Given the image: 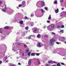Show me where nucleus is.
<instances>
[{
  "label": "nucleus",
  "instance_id": "f257e3e1",
  "mask_svg": "<svg viewBox=\"0 0 66 66\" xmlns=\"http://www.w3.org/2000/svg\"><path fill=\"white\" fill-rule=\"evenodd\" d=\"M55 41V40L53 39H51L50 42V45H54V42Z\"/></svg>",
  "mask_w": 66,
  "mask_h": 66
},
{
  "label": "nucleus",
  "instance_id": "f03ea898",
  "mask_svg": "<svg viewBox=\"0 0 66 66\" xmlns=\"http://www.w3.org/2000/svg\"><path fill=\"white\" fill-rule=\"evenodd\" d=\"M34 29V30L33 31L34 33H37L36 32H38L39 31V29H37L36 28H33Z\"/></svg>",
  "mask_w": 66,
  "mask_h": 66
},
{
  "label": "nucleus",
  "instance_id": "7ed1b4c3",
  "mask_svg": "<svg viewBox=\"0 0 66 66\" xmlns=\"http://www.w3.org/2000/svg\"><path fill=\"white\" fill-rule=\"evenodd\" d=\"M43 46V44L41 43H39L37 45V47H39V48L42 47Z\"/></svg>",
  "mask_w": 66,
  "mask_h": 66
},
{
  "label": "nucleus",
  "instance_id": "20e7f679",
  "mask_svg": "<svg viewBox=\"0 0 66 66\" xmlns=\"http://www.w3.org/2000/svg\"><path fill=\"white\" fill-rule=\"evenodd\" d=\"M32 59H30L28 61V64L29 65H30L31 64V62H32Z\"/></svg>",
  "mask_w": 66,
  "mask_h": 66
},
{
  "label": "nucleus",
  "instance_id": "39448f33",
  "mask_svg": "<svg viewBox=\"0 0 66 66\" xmlns=\"http://www.w3.org/2000/svg\"><path fill=\"white\" fill-rule=\"evenodd\" d=\"M55 12L56 13H58V12H59V8H57V10H55Z\"/></svg>",
  "mask_w": 66,
  "mask_h": 66
},
{
  "label": "nucleus",
  "instance_id": "423d86ee",
  "mask_svg": "<svg viewBox=\"0 0 66 66\" xmlns=\"http://www.w3.org/2000/svg\"><path fill=\"white\" fill-rule=\"evenodd\" d=\"M9 66H15V65L12 63H9Z\"/></svg>",
  "mask_w": 66,
  "mask_h": 66
},
{
  "label": "nucleus",
  "instance_id": "0eeeda50",
  "mask_svg": "<svg viewBox=\"0 0 66 66\" xmlns=\"http://www.w3.org/2000/svg\"><path fill=\"white\" fill-rule=\"evenodd\" d=\"M37 37L38 38H40L41 37V36H40V34H38L37 35Z\"/></svg>",
  "mask_w": 66,
  "mask_h": 66
},
{
  "label": "nucleus",
  "instance_id": "6e6552de",
  "mask_svg": "<svg viewBox=\"0 0 66 66\" xmlns=\"http://www.w3.org/2000/svg\"><path fill=\"white\" fill-rule=\"evenodd\" d=\"M41 5H43V6H44V5H45V3L43 1H42L41 2Z\"/></svg>",
  "mask_w": 66,
  "mask_h": 66
},
{
  "label": "nucleus",
  "instance_id": "1a4fd4ad",
  "mask_svg": "<svg viewBox=\"0 0 66 66\" xmlns=\"http://www.w3.org/2000/svg\"><path fill=\"white\" fill-rule=\"evenodd\" d=\"M23 21H22V20H21L20 22H19V23H20L21 24H23Z\"/></svg>",
  "mask_w": 66,
  "mask_h": 66
},
{
  "label": "nucleus",
  "instance_id": "9d476101",
  "mask_svg": "<svg viewBox=\"0 0 66 66\" xmlns=\"http://www.w3.org/2000/svg\"><path fill=\"white\" fill-rule=\"evenodd\" d=\"M5 29H10V28L8 27H4Z\"/></svg>",
  "mask_w": 66,
  "mask_h": 66
},
{
  "label": "nucleus",
  "instance_id": "9b49d317",
  "mask_svg": "<svg viewBox=\"0 0 66 66\" xmlns=\"http://www.w3.org/2000/svg\"><path fill=\"white\" fill-rule=\"evenodd\" d=\"M48 63H50V64H53V63H52V61H48Z\"/></svg>",
  "mask_w": 66,
  "mask_h": 66
},
{
  "label": "nucleus",
  "instance_id": "f8f14e48",
  "mask_svg": "<svg viewBox=\"0 0 66 66\" xmlns=\"http://www.w3.org/2000/svg\"><path fill=\"white\" fill-rule=\"evenodd\" d=\"M29 51V49L28 48H27L26 50V53H28Z\"/></svg>",
  "mask_w": 66,
  "mask_h": 66
},
{
  "label": "nucleus",
  "instance_id": "ddd939ff",
  "mask_svg": "<svg viewBox=\"0 0 66 66\" xmlns=\"http://www.w3.org/2000/svg\"><path fill=\"white\" fill-rule=\"evenodd\" d=\"M22 4L23 5H24L25 4H26V2L24 1H23L22 2Z\"/></svg>",
  "mask_w": 66,
  "mask_h": 66
},
{
  "label": "nucleus",
  "instance_id": "4468645a",
  "mask_svg": "<svg viewBox=\"0 0 66 66\" xmlns=\"http://www.w3.org/2000/svg\"><path fill=\"white\" fill-rule=\"evenodd\" d=\"M27 55H28V56H30V55H31V52H29L28 53Z\"/></svg>",
  "mask_w": 66,
  "mask_h": 66
},
{
  "label": "nucleus",
  "instance_id": "2eb2a0df",
  "mask_svg": "<svg viewBox=\"0 0 66 66\" xmlns=\"http://www.w3.org/2000/svg\"><path fill=\"white\" fill-rule=\"evenodd\" d=\"M32 36V35L30 36L29 37H28V38L29 39H31V37Z\"/></svg>",
  "mask_w": 66,
  "mask_h": 66
},
{
  "label": "nucleus",
  "instance_id": "dca6fc26",
  "mask_svg": "<svg viewBox=\"0 0 66 66\" xmlns=\"http://www.w3.org/2000/svg\"><path fill=\"white\" fill-rule=\"evenodd\" d=\"M57 28H58V29H60V28H61V26L60 25H58L57 26Z\"/></svg>",
  "mask_w": 66,
  "mask_h": 66
},
{
  "label": "nucleus",
  "instance_id": "f3484780",
  "mask_svg": "<svg viewBox=\"0 0 66 66\" xmlns=\"http://www.w3.org/2000/svg\"><path fill=\"white\" fill-rule=\"evenodd\" d=\"M2 28H0V33L2 34Z\"/></svg>",
  "mask_w": 66,
  "mask_h": 66
},
{
  "label": "nucleus",
  "instance_id": "a211bd4d",
  "mask_svg": "<svg viewBox=\"0 0 66 66\" xmlns=\"http://www.w3.org/2000/svg\"><path fill=\"white\" fill-rule=\"evenodd\" d=\"M51 27L52 28H54V27H55V25H54V24H52L51 25Z\"/></svg>",
  "mask_w": 66,
  "mask_h": 66
},
{
  "label": "nucleus",
  "instance_id": "6ab92c4d",
  "mask_svg": "<svg viewBox=\"0 0 66 66\" xmlns=\"http://www.w3.org/2000/svg\"><path fill=\"white\" fill-rule=\"evenodd\" d=\"M51 18V15H50L49 17L48 18V20H50V19Z\"/></svg>",
  "mask_w": 66,
  "mask_h": 66
},
{
  "label": "nucleus",
  "instance_id": "aec40b11",
  "mask_svg": "<svg viewBox=\"0 0 66 66\" xmlns=\"http://www.w3.org/2000/svg\"><path fill=\"white\" fill-rule=\"evenodd\" d=\"M60 32H61V33H64V30H61L60 31Z\"/></svg>",
  "mask_w": 66,
  "mask_h": 66
},
{
  "label": "nucleus",
  "instance_id": "412c9836",
  "mask_svg": "<svg viewBox=\"0 0 66 66\" xmlns=\"http://www.w3.org/2000/svg\"><path fill=\"white\" fill-rule=\"evenodd\" d=\"M31 56H35V53H32L31 54Z\"/></svg>",
  "mask_w": 66,
  "mask_h": 66
},
{
  "label": "nucleus",
  "instance_id": "4be33fe9",
  "mask_svg": "<svg viewBox=\"0 0 66 66\" xmlns=\"http://www.w3.org/2000/svg\"><path fill=\"white\" fill-rule=\"evenodd\" d=\"M60 38H62V39H65V38L64 37H60Z\"/></svg>",
  "mask_w": 66,
  "mask_h": 66
},
{
  "label": "nucleus",
  "instance_id": "5701e85b",
  "mask_svg": "<svg viewBox=\"0 0 66 66\" xmlns=\"http://www.w3.org/2000/svg\"><path fill=\"white\" fill-rule=\"evenodd\" d=\"M62 42H64V43H65V44H66V41L62 40Z\"/></svg>",
  "mask_w": 66,
  "mask_h": 66
},
{
  "label": "nucleus",
  "instance_id": "b1692460",
  "mask_svg": "<svg viewBox=\"0 0 66 66\" xmlns=\"http://www.w3.org/2000/svg\"><path fill=\"white\" fill-rule=\"evenodd\" d=\"M56 3H57V1H55L54 2V4H56Z\"/></svg>",
  "mask_w": 66,
  "mask_h": 66
},
{
  "label": "nucleus",
  "instance_id": "393cba45",
  "mask_svg": "<svg viewBox=\"0 0 66 66\" xmlns=\"http://www.w3.org/2000/svg\"><path fill=\"white\" fill-rule=\"evenodd\" d=\"M3 11L4 12H6V10H5V9H3Z\"/></svg>",
  "mask_w": 66,
  "mask_h": 66
},
{
  "label": "nucleus",
  "instance_id": "a878e982",
  "mask_svg": "<svg viewBox=\"0 0 66 66\" xmlns=\"http://www.w3.org/2000/svg\"><path fill=\"white\" fill-rule=\"evenodd\" d=\"M29 29V27H27L25 28V29L26 30H27L28 29Z\"/></svg>",
  "mask_w": 66,
  "mask_h": 66
},
{
  "label": "nucleus",
  "instance_id": "bb28decb",
  "mask_svg": "<svg viewBox=\"0 0 66 66\" xmlns=\"http://www.w3.org/2000/svg\"><path fill=\"white\" fill-rule=\"evenodd\" d=\"M64 1V0H60V2L61 3H63V1Z\"/></svg>",
  "mask_w": 66,
  "mask_h": 66
},
{
  "label": "nucleus",
  "instance_id": "cd10ccee",
  "mask_svg": "<svg viewBox=\"0 0 66 66\" xmlns=\"http://www.w3.org/2000/svg\"><path fill=\"white\" fill-rule=\"evenodd\" d=\"M1 1V0H0ZM2 2L1 1H0V5H2Z\"/></svg>",
  "mask_w": 66,
  "mask_h": 66
},
{
  "label": "nucleus",
  "instance_id": "c85d7f7f",
  "mask_svg": "<svg viewBox=\"0 0 66 66\" xmlns=\"http://www.w3.org/2000/svg\"><path fill=\"white\" fill-rule=\"evenodd\" d=\"M21 6H22V5L20 4L19 5V7H21Z\"/></svg>",
  "mask_w": 66,
  "mask_h": 66
},
{
  "label": "nucleus",
  "instance_id": "c756f323",
  "mask_svg": "<svg viewBox=\"0 0 66 66\" xmlns=\"http://www.w3.org/2000/svg\"><path fill=\"white\" fill-rule=\"evenodd\" d=\"M52 63H57V62L55 61H52Z\"/></svg>",
  "mask_w": 66,
  "mask_h": 66
},
{
  "label": "nucleus",
  "instance_id": "7c9ffc66",
  "mask_svg": "<svg viewBox=\"0 0 66 66\" xmlns=\"http://www.w3.org/2000/svg\"><path fill=\"white\" fill-rule=\"evenodd\" d=\"M57 66H60V64L58 63V64H57Z\"/></svg>",
  "mask_w": 66,
  "mask_h": 66
},
{
  "label": "nucleus",
  "instance_id": "2f4dec72",
  "mask_svg": "<svg viewBox=\"0 0 66 66\" xmlns=\"http://www.w3.org/2000/svg\"><path fill=\"white\" fill-rule=\"evenodd\" d=\"M17 44L18 45H20V44H21V43L20 42H17Z\"/></svg>",
  "mask_w": 66,
  "mask_h": 66
},
{
  "label": "nucleus",
  "instance_id": "473e14b6",
  "mask_svg": "<svg viewBox=\"0 0 66 66\" xmlns=\"http://www.w3.org/2000/svg\"><path fill=\"white\" fill-rule=\"evenodd\" d=\"M22 56H24V53H22Z\"/></svg>",
  "mask_w": 66,
  "mask_h": 66
},
{
  "label": "nucleus",
  "instance_id": "72a5a7b5",
  "mask_svg": "<svg viewBox=\"0 0 66 66\" xmlns=\"http://www.w3.org/2000/svg\"><path fill=\"white\" fill-rule=\"evenodd\" d=\"M52 35H54L55 34V33L53 32H52Z\"/></svg>",
  "mask_w": 66,
  "mask_h": 66
},
{
  "label": "nucleus",
  "instance_id": "f704fd0d",
  "mask_svg": "<svg viewBox=\"0 0 66 66\" xmlns=\"http://www.w3.org/2000/svg\"><path fill=\"white\" fill-rule=\"evenodd\" d=\"M5 10H7V8L6 7V5H5Z\"/></svg>",
  "mask_w": 66,
  "mask_h": 66
},
{
  "label": "nucleus",
  "instance_id": "c9c22d12",
  "mask_svg": "<svg viewBox=\"0 0 66 66\" xmlns=\"http://www.w3.org/2000/svg\"><path fill=\"white\" fill-rule=\"evenodd\" d=\"M41 12L43 13H44V10H43L42 9L41 10Z\"/></svg>",
  "mask_w": 66,
  "mask_h": 66
},
{
  "label": "nucleus",
  "instance_id": "e433bc0d",
  "mask_svg": "<svg viewBox=\"0 0 66 66\" xmlns=\"http://www.w3.org/2000/svg\"><path fill=\"white\" fill-rule=\"evenodd\" d=\"M61 64L62 65H64V63H61Z\"/></svg>",
  "mask_w": 66,
  "mask_h": 66
},
{
  "label": "nucleus",
  "instance_id": "4c0bfd02",
  "mask_svg": "<svg viewBox=\"0 0 66 66\" xmlns=\"http://www.w3.org/2000/svg\"><path fill=\"white\" fill-rule=\"evenodd\" d=\"M61 16H63V14L62 13H61Z\"/></svg>",
  "mask_w": 66,
  "mask_h": 66
},
{
  "label": "nucleus",
  "instance_id": "58836bf2",
  "mask_svg": "<svg viewBox=\"0 0 66 66\" xmlns=\"http://www.w3.org/2000/svg\"><path fill=\"white\" fill-rule=\"evenodd\" d=\"M50 21L49 20H48V21H47V23H49V22H50Z\"/></svg>",
  "mask_w": 66,
  "mask_h": 66
},
{
  "label": "nucleus",
  "instance_id": "ea45409f",
  "mask_svg": "<svg viewBox=\"0 0 66 66\" xmlns=\"http://www.w3.org/2000/svg\"><path fill=\"white\" fill-rule=\"evenodd\" d=\"M61 28H64V25H63L62 26H61Z\"/></svg>",
  "mask_w": 66,
  "mask_h": 66
},
{
  "label": "nucleus",
  "instance_id": "a19ab883",
  "mask_svg": "<svg viewBox=\"0 0 66 66\" xmlns=\"http://www.w3.org/2000/svg\"><path fill=\"white\" fill-rule=\"evenodd\" d=\"M36 55L37 56H38V55H39V53H37Z\"/></svg>",
  "mask_w": 66,
  "mask_h": 66
},
{
  "label": "nucleus",
  "instance_id": "79ce46f5",
  "mask_svg": "<svg viewBox=\"0 0 66 66\" xmlns=\"http://www.w3.org/2000/svg\"><path fill=\"white\" fill-rule=\"evenodd\" d=\"M48 37V35H46L45 36V37Z\"/></svg>",
  "mask_w": 66,
  "mask_h": 66
},
{
  "label": "nucleus",
  "instance_id": "37998d69",
  "mask_svg": "<svg viewBox=\"0 0 66 66\" xmlns=\"http://www.w3.org/2000/svg\"><path fill=\"white\" fill-rule=\"evenodd\" d=\"M44 9L46 10H48V8L47 7H45Z\"/></svg>",
  "mask_w": 66,
  "mask_h": 66
},
{
  "label": "nucleus",
  "instance_id": "c03bdc74",
  "mask_svg": "<svg viewBox=\"0 0 66 66\" xmlns=\"http://www.w3.org/2000/svg\"><path fill=\"white\" fill-rule=\"evenodd\" d=\"M33 16H34V15H33V14H31V17H33Z\"/></svg>",
  "mask_w": 66,
  "mask_h": 66
},
{
  "label": "nucleus",
  "instance_id": "a18cd8bd",
  "mask_svg": "<svg viewBox=\"0 0 66 66\" xmlns=\"http://www.w3.org/2000/svg\"><path fill=\"white\" fill-rule=\"evenodd\" d=\"M24 47H25V48H26V47H27V45H24Z\"/></svg>",
  "mask_w": 66,
  "mask_h": 66
},
{
  "label": "nucleus",
  "instance_id": "49530a36",
  "mask_svg": "<svg viewBox=\"0 0 66 66\" xmlns=\"http://www.w3.org/2000/svg\"><path fill=\"white\" fill-rule=\"evenodd\" d=\"M61 10H64V8H62Z\"/></svg>",
  "mask_w": 66,
  "mask_h": 66
},
{
  "label": "nucleus",
  "instance_id": "de8ad7c7",
  "mask_svg": "<svg viewBox=\"0 0 66 66\" xmlns=\"http://www.w3.org/2000/svg\"><path fill=\"white\" fill-rule=\"evenodd\" d=\"M56 44H58V45H59V44H60V43L58 42H56Z\"/></svg>",
  "mask_w": 66,
  "mask_h": 66
},
{
  "label": "nucleus",
  "instance_id": "09e8293b",
  "mask_svg": "<svg viewBox=\"0 0 66 66\" xmlns=\"http://www.w3.org/2000/svg\"><path fill=\"white\" fill-rule=\"evenodd\" d=\"M53 29H49L48 30H50V31H51V30H52Z\"/></svg>",
  "mask_w": 66,
  "mask_h": 66
},
{
  "label": "nucleus",
  "instance_id": "8fccbe9b",
  "mask_svg": "<svg viewBox=\"0 0 66 66\" xmlns=\"http://www.w3.org/2000/svg\"><path fill=\"white\" fill-rule=\"evenodd\" d=\"M9 62V60H7L5 62V63H7Z\"/></svg>",
  "mask_w": 66,
  "mask_h": 66
},
{
  "label": "nucleus",
  "instance_id": "3c124183",
  "mask_svg": "<svg viewBox=\"0 0 66 66\" xmlns=\"http://www.w3.org/2000/svg\"><path fill=\"white\" fill-rule=\"evenodd\" d=\"M38 63L39 64H40V61H39L38 62Z\"/></svg>",
  "mask_w": 66,
  "mask_h": 66
},
{
  "label": "nucleus",
  "instance_id": "603ef678",
  "mask_svg": "<svg viewBox=\"0 0 66 66\" xmlns=\"http://www.w3.org/2000/svg\"><path fill=\"white\" fill-rule=\"evenodd\" d=\"M46 66H49V65H48L47 64H46Z\"/></svg>",
  "mask_w": 66,
  "mask_h": 66
},
{
  "label": "nucleus",
  "instance_id": "864d4df0",
  "mask_svg": "<svg viewBox=\"0 0 66 66\" xmlns=\"http://www.w3.org/2000/svg\"><path fill=\"white\" fill-rule=\"evenodd\" d=\"M2 64V61H0V64Z\"/></svg>",
  "mask_w": 66,
  "mask_h": 66
},
{
  "label": "nucleus",
  "instance_id": "5fc2aeb1",
  "mask_svg": "<svg viewBox=\"0 0 66 66\" xmlns=\"http://www.w3.org/2000/svg\"><path fill=\"white\" fill-rule=\"evenodd\" d=\"M18 64L19 65H21V64H20V63H18Z\"/></svg>",
  "mask_w": 66,
  "mask_h": 66
},
{
  "label": "nucleus",
  "instance_id": "6e6d98bb",
  "mask_svg": "<svg viewBox=\"0 0 66 66\" xmlns=\"http://www.w3.org/2000/svg\"><path fill=\"white\" fill-rule=\"evenodd\" d=\"M25 19H27V17H25Z\"/></svg>",
  "mask_w": 66,
  "mask_h": 66
},
{
  "label": "nucleus",
  "instance_id": "4d7b16f0",
  "mask_svg": "<svg viewBox=\"0 0 66 66\" xmlns=\"http://www.w3.org/2000/svg\"><path fill=\"white\" fill-rule=\"evenodd\" d=\"M13 51H14V47H13Z\"/></svg>",
  "mask_w": 66,
  "mask_h": 66
},
{
  "label": "nucleus",
  "instance_id": "13d9d810",
  "mask_svg": "<svg viewBox=\"0 0 66 66\" xmlns=\"http://www.w3.org/2000/svg\"><path fill=\"white\" fill-rule=\"evenodd\" d=\"M43 28H44V29L46 28V26H44V27H43Z\"/></svg>",
  "mask_w": 66,
  "mask_h": 66
},
{
  "label": "nucleus",
  "instance_id": "bf43d9fd",
  "mask_svg": "<svg viewBox=\"0 0 66 66\" xmlns=\"http://www.w3.org/2000/svg\"><path fill=\"white\" fill-rule=\"evenodd\" d=\"M52 66H56V65H52Z\"/></svg>",
  "mask_w": 66,
  "mask_h": 66
},
{
  "label": "nucleus",
  "instance_id": "052dcab7",
  "mask_svg": "<svg viewBox=\"0 0 66 66\" xmlns=\"http://www.w3.org/2000/svg\"><path fill=\"white\" fill-rule=\"evenodd\" d=\"M34 25V24H31V26H33V25Z\"/></svg>",
  "mask_w": 66,
  "mask_h": 66
},
{
  "label": "nucleus",
  "instance_id": "680f3d73",
  "mask_svg": "<svg viewBox=\"0 0 66 66\" xmlns=\"http://www.w3.org/2000/svg\"><path fill=\"white\" fill-rule=\"evenodd\" d=\"M59 54H60V55H61V54L60 53H59Z\"/></svg>",
  "mask_w": 66,
  "mask_h": 66
},
{
  "label": "nucleus",
  "instance_id": "e2e57ef3",
  "mask_svg": "<svg viewBox=\"0 0 66 66\" xmlns=\"http://www.w3.org/2000/svg\"><path fill=\"white\" fill-rule=\"evenodd\" d=\"M19 57H17L16 58H17V59H19Z\"/></svg>",
  "mask_w": 66,
  "mask_h": 66
},
{
  "label": "nucleus",
  "instance_id": "0e129e2a",
  "mask_svg": "<svg viewBox=\"0 0 66 66\" xmlns=\"http://www.w3.org/2000/svg\"><path fill=\"white\" fill-rule=\"evenodd\" d=\"M37 61H39V59H37Z\"/></svg>",
  "mask_w": 66,
  "mask_h": 66
},
{
  "label": "nucleus",
  "instance_id": "69168bd1",
  "mask_svg": "<svg viewBox=\"0 0 66 66\" xmlns=\"http://www.w3.org/2000/svg\"><path fill=\"white\" fill-rule=\"evenodd\" d=\"M54 53H56L54 52Z\"/></svg>",
  "mask_w": 66,
  "mask_h": 66
},
{
  "label": "nucleus",
  "instance_id": "338daca9",
  "mask_svg": "<svg viewBox=\"0 0 66 66\" xmlns=\"http://www.w3.org/2000/svg\"><path fill=\"white\" fill-rule=\"evenodd\" d=\"M3 39H4V37H3Z\"/></svg>",
  "mask_w": 66,
  "mask_h": 66
},
{
  "label": "nucleus",
  "instance_id": "774afa93",
  "mask_svg": "<svg viewBox=\"0 0 66 66\" xmlns=\"http://www.w3.org/2000/svg\"><path fill=\"white\" fill-rule=\"evenodd\" d=\"M17 7V8H18V7Z\"/></svg>",
  "mask_w": 66,
  "mask_h": 66
}]
</instances>
